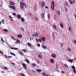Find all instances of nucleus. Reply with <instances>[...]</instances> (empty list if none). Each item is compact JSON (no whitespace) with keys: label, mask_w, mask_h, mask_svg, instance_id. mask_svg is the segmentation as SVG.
Returning a JSON list of instances; mask_svg holds the SVG:
<instances>
[{"label":"nucleus","mask_w":76,"mask_h":76,"mask_svg":"<svg viewBox=\"0 0 76 76\" xmlns=\"http://www.w3.org/2000/svg\"><path fill=\"white\" fill-rule=\"evenodd\" d=\"M20 7L22 9H24V7H26V8L27 7L26 6V4L23 2H20Z\"/></svg>","instance_id":"1"},{"label":"nucleus","mask_w":76,"mask_h":76,"mask_svg":"<svg viewBox=\"0 0 76 76\" xmlns=\"http://www.w3.org/2000/svg\"><path fill=\"white\" fill-rule=\"evenodd\" d=\"M55 5L54 4V1H52V5H51V9L52 10H54V7Z\"/></svg>","instance_id":"2"},{"label":"nucleus","mask_w":76,"mask_h":76,"mask_svg":"<svg viewBox=\"0 0 76 76\" xmlns=\"http://www.w3.org/2000/svg\"><path fill=\"white\" fill-rule=\"evenodd\" d=\"M72 67L73 69V72L74 73H75V74H76V70H75L76 67H75V66H74V65L72 66Z\"/></svg>","instance_id":"3"},{"label":"nucleus","mask_w":76,"mask_h":76,"mask_svg":"<svg viewBox=\"0 0 76 76\" xmlns=\"http://www.w3.org/2000/svg\"><path fill=\"white\" fill-rule=\"evenodd\" d=\"M9 7L10 8V9H12L13 10H15V9H16L15 7V6H14L9 5Z\"/></svg>","instance_id":"4"},{"label":"nucleus","mask_w":76,"mask_h":76,"mask_svg":"<svg viewBox=\"0 0 76 76\" xmlns=\"http://www.w3.org/2000/svg\"><path fill=\"white\" fill-rule=\"evenodd\" d=\"M38 33L37 32H36L35 33H34V34H33L32 37H38Z\"/></svg>","instance_id":"5"},{"label":"nucleus","mask_w":76,"mask_h":76,"mask_svg":"<svg viewBox=\"0 0 76 76\" xmlns=\"http://www.w3.org/2000/svg\"><path fill=\"white\" fill-rule=\"evenodd\" d=\"M42 7L43 8V7L45 6V3L43 1L41 3Z\"/></svg>","instance_id":"6"},{"label":"nucleus","mask_w":76,"mask_h":76,"mask_svg":"<svg viewBox=\"0 0 76 76\" xmlns=\"http://www.w3.org/2000/svg\"><path fill=\"white\" fill-rule=\"evenodd\" d=\"M50 61L51 63H54V59H51L50 60Z\"/></svg>","instance_id":"7"},{"label":"nucleus","mask_w":76,"mask_h":76,"mask_svg":"<svg viewBox=\"0 0 76 76\" xmlns=\"http://www.w3.org/2000/svg\"><path fill=\"white\" fill-rule=\"evenodd\" d=\"M46 39L45 37H43L41 38L42 40L44 42L45 41Z\"/></svg>","instance_id":"8"},{"label":"nucleus","mask_w":76,"mask_h":76,"mask_svg":"<svg viewBox=\"0 0 76 76\" xmlns=\"http://www.w3.org/2000/svg\"><path fill=\"white\" fill-rule=\"evenodd\" d=\"M22 65L23 67L25 68V69H26V64H23Z\"/></svg>","instance_id":"9"},{"label":"nucleus","mask_w":76,"mask_h":76,"mask_svg":"<svg viewBox=\"0 0 76 76\" xmlns=\"http://www.w3.org/2000/svg\"><path fill=\"white\" fill-rule=\"evenodd\" d=\"M15 44H19V40L18 39H17V41L15 42Z\"/></svg>","instance_id":"10"},{"label":"nucleus","mask_w":76,"mask_h":76,"mask_svg":"<svg viewBox=\"0 0 76 76\" xmlns=\"http://www.w3.org/2000/svg\"><path fill=\"white\" fill-rule=\"evenodd\" d=\"M27 45L29 47H32V44L30 43H28Z\"/></svg>","instance_id":"11"},{"label":"nucleus","mask_w":76,"mask_h":76,"mask_svg":"<svg viewBox=\"0 0 76 76\" xmlns=\"http://www.w3.org/2000/svg\"><path fill=\"white\" fill-rule=\"evenodd\" d=\"M52 57H53V58H56V55L55 54H52Z\"/></svg>","instance_id":"12"},{"label":"nucleus","mask_w":76,"mask_h":76,"mask_svg":"<svg viewBox=\"0 0 76 76\" xmlns=\"http://www.w3.org/2000/svg\"><path fill=\"white\" fill-rule=\"evenodd\" d=\"M37 65H36V64L35 63H33L32 64H31V67H34V66H36Z\"/></svg>","instance_id":"13"},{"label":"nucleus","mask_w":76,"mask_h":76,"mask_svg":"<svg viewBox=\"0 0 76 76\" xmlns=\"http://www.w3.org/2000/svg\"><path fill=\"white\" fill-rule=\"evenodd\" d=\"M68 61L69 62H70V63H72L73 61V59H69L68 60Z\"/></svg>","instance_id":"14"},{"label":"nucleus","mask_w":76,"mask_h":76,"mask_svg":"<svg viewBox=\"0 0 76 76\" xmlns=\"http://www.w3.org/2000/svg\"><path fill=\"white\" fill-rule=\"evenodd\" d=\"M38 57L39 58H42V56L41 55L39 54Z\"/></svg>","instance_id":"15"},{"label":"nucleus","mask_w":76,"mask_h":76,"mask_svg":"<svg viewBox=\"0 0 76 76\" xmlns=\"http://www.w3.org/2000/svg\"><path fill=\"white\" fill-rule=\"evenodd\" d=\"M42 48L43 49H47V46H44V45H43L42 46Z\"/></svg>","instance_id":"16"},{"label":"nucleus","mask_w":76,"mask_h":76,"mask_svg":"<svg viewBox=\"0 0 76 76\" xmlns=\"http://www.w3.org/2000/svg\"><path fill=\"white\" fill-rule=\"evenodd\" d=\"M21 20L22 22H23L25 21V19L23 18H21Z\"/></svg>","instance_id":"17"},{"label":"nucleus","mask_w":76,"mask_h":76,"mask_svg":"<svg viewBox=\"0 0 76 76\" xmlns=\"http://www.w3.org/2000/svg\"><path fill=\"white\" fill-rule=\"evenodd\" d=\"M11 48L12 49V50H18V48Z\"/></svg>","instance_id":"18"},{"label":"nucleus","mask_w":76,"mask_h":76,"mask_svg":"<svg viewBox=\"0 0 76 76\" xmlns=\"http://www.w3.org/2000/svg\"><path fill=\"white\" fill-rule=\"evenodd\" d=\"M25 61H26L29 64V63H30V62H29V61L28 59L26 60Z\"/></svg>","instance_id":"19"},{"label":"nucleus","mask_w":76,"mask_h":76,"mask_svg":"<svg viewBox=\"0 0 76 76\" xmlns=\"http://www.w3.org/2000/svg\"><path fill=\"white\" fill-rule=\"evenodd\" d=\"M60 25L61 28H63V24H62V23H61L60 24Z\"/></svg>","instance_id":"20"},{"label":"nucleus","mask_w":76,"mask_h":76,"mask_svg":"<svg viewBox=\"0 0 76 76\" xmlns=\"http://www.w3.org/2000/svg\"><path fill=\"white\" fill-rule=\"evenodd\" d=\"M65 3L66 4V6L68 7H69V4H68V3L67 2V1H65Z\"/></svg>","instance_id":"21"},{"label":"nucleus","mask_w":76,"mask_h":76,"mask_svg":"<svg viewBox=\"0 0 76 76\" xmlns=\"http://www.w3.org/2000/svg\"><path fill=\"white\" fill-rule=\"evenodd\" d=\"M10 54H11V55H12V56H15V54H14V53H12V52H10Z\"/></svg>","instance_id":"22"},{"label":"nucleus","mask_w":76,"mask_h":76,"mask_svg":"<svg viewBox=\"0 0 76 76\" xmlns=\"http://www.w3.org/2000/svg\"><path fill=\"white\" fill-rule=\"evenodd\" d=\"M10 4L11 5H14L15 4V3L13 2H10Z\"/></svg>","instance_id":"23"},{"label":"nucleus","mask_w":76,"mask_h":76,"mask_svg":"<svg viewBox=\"0 0 76 76\" xmlns=\"http://www.w3.org/2000/svg\"><path fill=\"white\" fill-rule=\"evenodd\" d=\"M1 22L2 23H4V19H2Z\"/></svg>","instance_id":"24"},{"label":"nucleus","mask_w":76,"mask_h":76,"mask_svg":"<svg viewBox=\"0 0 76 76\" xmlns=\"http://www.w3.org/2000/svg\"><path fill=\"white\" fill-rule=\"evenodd\" d=\"M44 15H45V13H43L42 15V18H44Z\"/></svg>","instance_id":"25"},{"label":"nucleus","mask_w":76,"mask_h":76,"mask_svg":"<svg viewBox=\"0 0 76 76\" xmlns=\"http://www.w3.org/2000/svg\"><path fill=\"white\" fill-rule=\"evenodd\" d=\"M9 17L10 18V19H11V20L12 21H13V18H12V16H9Z\"/></svg>","instance_id":"26"},{"label":"nucleus","mask_w":76,"mask_h":76,"mask_svg":"<svg viewBox=\"0 0 76 76\" xmlns=\"http://www.w3.org/2000/svg\"><path fill=\"white\" fill-rule=\"evenodd\" d=\"M48 18L49 19L50 18V14H48Z\"/></svg>","instance_id":"27"},{"label":"nucleus","mask_w":76,"mask_h":76,"mask_svg":"<svg viewBox=\"0 0 76 76\" xmlns=\"http://www.w3.org/2000/svg\"><path fill=\"white\" fill-rule=\"evenodd\" d=\"M39 42H42V39H39Z\"/></svg>","instance_id":"28"},{"label":"nucleus","mask_w":76,"mask_h":76,"mask_svg":"<svg viewBox=\"0 0 76 76\" xmlns=\"http://www.w3.org/2000/svg\"><path fill=\"white\" fill-rule=\"evenodd\" d=\"M57 13L58 15H60V12L59 11H58Z\"/></svg>","instance_id":"29"},{"label":"nucleus","mask_w":76,"mask_h":76,"mask_svg":"<svg viewBox=\"0 0 76 76\" xmlns=\"http://www.w3.org/2000/svg\"><path fill=\"white\" fill-rule=\"evenodd\" d=\"M20 55H21V56H23V53H22V52H20Z\"/></svg>","instance_id":"30"},{"label":"nucleus","mask_w":76,"mask_h":76,"mask_svg":"<svg viewBox=\"0 0 76 76\" xmlns=\"http://www.w3.org/2000/svg\"><path fill=\"white\" fill-rule=\"evenodd\" d=\"M37 70L39 72H41V70L40 69H37Z\"/></svg>","instance_id":"31"},{"label":"nucleus","mask_w":76,"mask_h":76,"mask_svg":"<svg viewBox=\"0 0 76 76\" xmlns=\"http://www.w3.org/2000/svg\"><path fill=\"white\" fill-rule=\"evenodd\" d=\"M22 34H19V38H22Z\"/></svg>","instance_id":"32"},{"label":"nucleus","mask_w":76,"mask_h":76,"mask_svg":"<svg viewBox=\"0 0 76 76\" xmlns=\"http://www.w3.org/2000/svg\"><path fill=\"white\" fill-rule=\"evenodd\" d=\"M64 66H65V67H66V68H68V66L66 64H65Z\"/></svg>","instance_id":"33"},{"label":"nucleus","mask_w":76,"mask_h":76,"mask_svg":"<svg viewBox=\"0 0 76 76\" xmlns=\"http://www.w3.org/2000/svg\"><path fill=\"white\" fill-rule=\"evenodd\" d=\"M22 51L25 52V53H26V50L25 49H23L22 50Z\"/></svg>","instance_id":"34"},{"label":"nucleus","mask_w":76,"mask_h":76,"mask_svg":"<svg viewBox=\"0 0 76 76\" xmlns=\"http://www.w3.org/2000/svg\"><path fill=\"white\" fill-rule=\"evenodd\" d=\"M1 40L2 41V42H4V40H3V38H1Z\"/></svg>","instance_id":"35"},{"label":"nucleus","mask_w":76,"mask_h":76,"mask_svg":"<svg viewBox=\"0 0 76 76\" xmlns=\"http://www.w3.org/2000/svg\"><path fill=\"white\" fill-rule=\"evenodd\" d=\"M4 31H5V32H8V30H7L6 29H4Z\"/></svg>","instance_id":"36"},{"label":"nucleus","mask_w":76,"mask_h":76,"mask_svg":"<svg viewBox=\"0 0 76 76\" xmlns=\"http://www.w3.org/2000/svg\"><path fill=\"white\" fill-rule=\"evenodd\" d=\"M42 75L44 76H46V74L45 73H42Z\"/></svg>","instance_id":"37"},{"label":"nucleus","mask_w":76,"mask_h":76,"mask_svg":"<svg viewBox=\"0 0 76 76\" xmlns=\"http://www.w3.org/2000/svg\"><path fill=\"white\" fill-rule=\"evenodd\" d=\"M53 27L55 28L56 30H57V28L56 27V26L55 25H53Z\"/></svg>","instance_id":"38"},{"label":"nucleus","mask_w":76,"mask_h":76,"mask_svg":"<svg viewBox=\"0 0 76 76\" xmlns=\"http://www.w3.org/2000/svg\"><path fill=\"white\" fill-rule=\"evenodd\" d=\"M12 15H13V16H16V14H15V13H12Z\"/></svg>","instance_id":"39"},{"label":"nucleus","mask_w":76,"mask_h":76,"mask_svg":"<svg viewBox=\"0 0 76 76\" xmlns=\"http://www.w3.org/2000/svg\"><path fill=\"white\" fill-rule=\"evenodd\" d=\"M4 68L5 69H6V70H7L8 69L7 67L6 66H4Z\"/></svg>","instance_id":"40"},{"label":"nucleus","mask_w":76,"mask_h":76,"mask_svg":"<svg viewBox=\"0 0 76 76\" xmlns=\"http://www.w3.org/2000/svg\"><path fill=\"white\" fill-rule=\"evenodd\" d=\"M11 57H12V56H9L7 57V58H11Z\"/></svg>","instance_id":"41"},{"label":"nucleus","mask_w":76,"mask_h":76,"mask_svg":"<svg viewBox=\"0 0 76 76\" xmlns=\"http://www.w3.org/2000/svg\"><path fill=\"white\" fill-rule=\"evenodd\" d=\"M37 46L38 47H40V44L38 43L37 44Z\"/></svg>","instance_id":"42"},{"label":"nucleus","mask_w":76,"mask_h":76,"mask_svg":"<svg viewBox=\"0 0 76 76\" xmlns=\"http://www.w3.org/2000/svg\"><path fill=\"white\" fill-rule=\"evenodd\" d=\"M17 18L18 19H19V15H17Z\"/></svg>","instance_id":"43"},{"label":"nucleus","mask_w":76,"mask_h":76,"mask_svg":"<svg viewBox=\"0 0 76 76\" xmlns=\"http://www.w3.org/2000/svg\"><path fill=\"white\" fill-rule=\"evenodd\" d=\"M54 32L53 33L52 35H53V38H54Z\"/></svg>","instance_id":"44"},{"label":"nucleus","mask_w":76,"mask_h":76,"mask_svg":"<svg viewBox=\"0 0 76 76\" xmlns=\"http://www.w3.org/2000/svg\"><path fill=\"white\" fill-rule=\"evenodd\" d=\"M21 75H22V76H25V74H24L23 73H21Z\"/></svg>","instance_id":"45"},{"label":"nucleus","mask_w":76,"mask_h":76,"mask_svg":"<svg viewBox=\"0 0 76 76\" xmlns=\"http://www.w3.org/2000/svg\"><path fill=\"white\" fill-rule=\"evenodd\" d=\"M68 51H71V50H70V48H68Z\"/></svg>","instance_id":"46"},{"label":"nucleus","mask_w":76,"mask_h":76,"mask_svg":"<svg viewBox=\"0 0 76 76\" xmlns=\"http://www.w3.org/2000/svg\"><path fill=\"white\" fill-rule=\"evenodd\" d=\"M36 41L38 42V41H39V39H36Z\"/></svg>","instance_id":"47"},{"label":"nucleus","mask_w":76,"mask_h":76,"mask_svg":"<svg viewBox=\"0 0 76 76\" xmlns=\"http://www.w3.org/2000/svg\"><path fill=\"white\" fill-rule=\"evenodd\" d=\"M34 10H37V7H35L34 8Z\"/></svg>","instance_id":"48"},{"label":"nucleus","mask_w":76,"mask_h":76,"mask_svg":"<svg viewBox=\"0 0 76 76\" xmlns=\"http://www.w3.org/2000/svg\"><path fill=\"white\" fill-rule=\"evenodd\" d=\"M0 53H1V54H3V52L1 51V50H0Z\"/></svg>","instance_id":"49"},{"label":"nucleus","mask_w":76,"mask_h":76,"mask_svg":"<svg viewBox=\"0 0 76 76\" xmlns=\"http://www.w3.org/2000/svg\"><path fill=\"white\" fill-rule=\"evenodd\" d=\"M69 31H70L71 30V29L70 28V27L69 26Z\"/></svg>","instance_id":"50"},{"label":"nucleus","mask_w":76,"mask_h":76,"mask_svg":"<svg viewBox=\"0 0 76 76\" xmlns=\"http://www.w3.org/2000/svg\"><path fill=\"white\" fill-rule=\"evenodd\" d=\"M21 29L23 31H25V29H24V28H21Z\"/></svg>","instance_id":"51"},{"label":"nucleus","mask_w":76,"mask_h":76,"mask_svg":"<svg viewBox=\"0 0 76 76\" xmlns=\"http://www.w3.org/2000/svg\"><path fill=\"white\" fill-rule=\"evenodd\" d=\"M70 1V4H73V2L71 1Z\"/></svg>","instance_id":"52"},{"label":"nucleus","mask_w":76,"mask_h":76,"mask_svg":"<svg viewBox=\"0 0 76 76\" xmlns=\"http://www.w3.org/2000/svg\"><path fill=\"white\" fill-rule=\"evenodd\" d=\"M45 8H46V9H48V7L47 6H45Z\"/></svg>","instance_id":"53"},{"label":"nucleus","mask_w":76,"mask_h":76,"mask_svg":"<svg viewBox=\"0 0 76 76\" xmlns=\"http://www.w3.org/2000/svg\"><path fill=\"white\" fill-rule=\"evenodd\" d=\"M74 43H75V44H76V40H74Z\"/></svg>","instance_id":"54"},{"label":"nucleus","mask_w":76,"mask_h":76,"mask_svg":"<svg viewBox=\"0 0 76 76\" xmlns=\"http://www.w3.org/2000/svg\"><path fill=\"white\" fill-rule=\"evenodd\" d=\"M36 20H38V18H37V17L36 18Z\"/></svg>","instance_id":"55"},{"label":"nucleus","mask_w":76,"mask_h":76,"mask_svg":"<svg viewBox=\"0 0 76 76\" xmlns=\"http://www.w3.org/2000/svg\"><path fill=\"white\" fill-rule=\"evenodd\" d=\"M56 68H58V64H56Z\"/></svg>","instance_id":"56"},{"label":"nucleus","mask_w":76,"mask_h":76,"mask_svg":"<svg viewBox=\"0 0 76 76\" xmlns=\"http://www.w3.org/2000/svg\"><path fill=\"white\" fill-rule=\"evenodd\" d=\"M73 3L74 4H75V0H73Z\"/></svg>","instance_id":"57"},{"label":"nucleus","mask_w":76,"mask_h":76,"mask_svg":"<svg viewBox=\"0 0 76 76\" xmlns=\"http://www.w3.org/2000/svg\"><path fill=\"white\" fill-rule=\"evenodd\" d=\"M4 56L5 57H6V58H7V56L5 55Z\"/></svg>","instance_id":"58"},{"label":"nucleus","mask_w":76,"mask_h":76,"mask_svg":"<svg viewBox=\"0 0 76 76\" xmlns=\"http://www.w3.org/2000/svg\"><path fill=\"white\" fill-rule=\"evenodd\" d=\"M11 38H12V39H15L14 38H13V37L12 36L11 37Z\"/></svg>","instance_id":"59"},{"label":"nucleus","mask_w":76,"mask_h":76,"mask_svg":"<svg viewBox=\"0 0 76 76\" xmlns=\"http://www.w3.org/2000/svg\"><path fill=\"white\" fill-rule=\"evenodd\" d=\"M12 64H13V65H15V64L14 63H12Z\"/></svg>","instance_id":"60"},{"label":"nucleus","mask_w":76,"mask_h":76,"mask_svg":"<svg viewBox=\"0 0 76 76\" xmlns=\"http://www.w3.org/2000/svg\"><path fill=\"white\" fill-rule=\"evenodd\" d=\"M62 73H64V72L63 71H62Z\"/></svg>","instance_id":"61"},{"label":"nucleus","mask_w":76,"mask_h":76,"mask_svg":"<svg viewBox=\"0 0 76 76\" xmlns=\"http://www.w3.org/2000/svg\"><path fill=\"white\" fill-rule=\"evenodd\" d=\"M61 46H62V47H63V44H61Z\"/></svg>","instance_id":"62"},{"label":"nucleus","mask_w":76,"mask_h":76,"mask_svg":"<svg viewBox=\"0 0 76 76\" xmlns=\"http://www.w3.org/2000/svg\"><path fill=\"white\" fill-rule=\"evenodd\" d=\"M21 18V15H19V18Z\"/></svg>","instance_id":"63"},{"label":"nucleus","mask_w":76,"mask_h":76,"mask_svg":"<svg viewBox=\"0 0 76 76\" xmlns=\"http://www.w3.org/2000/svg\"><path fill=\"white\" fill-rule=\"evenodd\" d=\"M18 37H19V34H18Z\"/></svg>","instance_id":"64"}]
</instances>
